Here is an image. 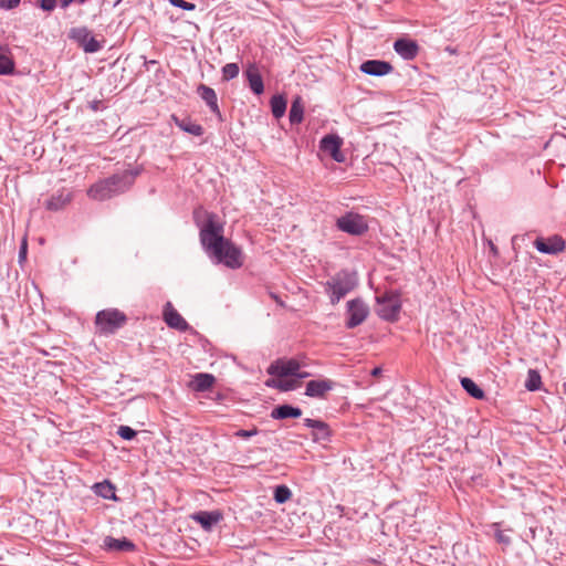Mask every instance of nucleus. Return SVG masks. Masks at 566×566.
<instances>
[{"mask_svg": "<svg viewBox=\"0 0 566 566\" xmlns=\"http://www.w3.org/2000/svg\"><path fill=\"white\" fill-rule=\"evenodd\" d=\"M195 220L200 228V241L206 252L209 255L219 252L221 244L227 239L223 238V226L218 221L217 216L196 211Z\"/></svg>", "mask_w": 566, "mask_h": 566, "instance_id": "f257e3e1", "label": "nucleus"}, {"mask_svg": "<svg viewBox=\"0 0 566 566\" xmlns=\"http://www.w3.org/2000/svg\"><path fill=\"white\" fill-rule=\"evenodd\" d=\"M137 175L138 171H125L120 175H114L107 179L101 180L90 187L87 196L93 200H107L127 190Z\"/></svg>", "mask_w": 566, "mask_h": 566, "instance_id": "f03ea898", "label": "nucleus"}, {"mask_svg": "<svg viewBox=\"0 0 566 566\" xmlns=\"http://www.w3.org/2000/svg\"><path fill=\"white\" fill-rule=\"evenodd\" d=\"M357 284L356 275L347 270H342L333 275L325 284V293L333 305L344 298Z\"/></svg>", "mask_w": 566, "mask_h": 566, "instance_id": "7ed1b4c3", "label": "nucleus"}, {"mask_svg": "<svg viewBox=\"0 0 566 566\" xmlns=\"http://www.w3.org/2000/svg\"><path fill=\"white\" fill-rule=\"evenodd\" d=\"M304 366L296 359H277L269 366L268 374L280 378L295 377L303 379L311 376L310 373L302 370Z\"/></svg>", "mask_w": 566, "mask_h": 566, "instance_id": "20e7f679", "label": "nucleus"}, {"mask_svg": "<svg viewBox=\"0 0 566 566\" xmlns=\"http://www.w3.org/2000/svg\"><path fill=\"white\" fill-rule=\"evenodd\" d=\"M126 322L124 313L116 308H108L99 311L96 314L95 324L101 334H113L120 328Z\"/></svg>", "mask_w": 566, "mask_h": 566, "instance_id": "39448f33", "label": "nucleus"}, {"mask_svg": "<svg viewBox=\"0 0 566 566\" xmlns=\"http://www.w3.org/2000/svg\"><path fill=\"white\" fill-rule=\"evenodd\" d=\"M401 308L400 297L395 292L377 296V314L386 321H396Z\"/></svg>", "mask_w": 566, "mask_h": 566, "instance_id": "423d86ee", "label": "nucleus"}, {"mask_svg": "<svg viewBox=\"0 0 566 566\" xmlns=\"http://www.w3.org/2000/svg\"><path fill=\"white\" fill-rule=\"evenodd\" d=\"M210 256L230 269H239L243 264L241 250L229 240L221 244L219 252H213Z\"/></svg>", "mask_w": 566, "mask_h": 566, "instance_id": "0eeeda50", "label": "nucleus"}, {"mask_svg": "<svg viewBox=\"0 0 566 566\" xmlns=\"http://www.w3.org/2000/svg\"><path fill=\"white\" fill-rule=\"evenodd\" d=\"M338 230L352 235H361L368 230L366 219L356 212H347L336 220Z\"/></svg>", "mask_w": 566, "mask_h": 566, "instance_id": "6e6552de", "label": "nucleus"}, {"mask_svg": "<svg viewBox=\"0 0 566 566\" xmlns=\"http://www.w3.org/2000/svg\"><path fill=\"white\" fill-rule=\"evenodd\" d=\"M70 35L73 40L77 41L86 53L98 52L103 46L85 27L74 28L71 30Z\"/></svg>", "mask_w": 566, "mask_h": 566, "instance_id": "1a4fd4ad", "label": "nucleus"}, {"mask_svg": "<svg viewBox=\"0 0 566 566\" xmlns=\"http://www.w3.org/2000/svg\"><path fill=\"white\" fill-rule=\"evenodd\" d=\"M348 319L346 326L354 328L360 325L368 315L367 305L360 300H352L347 303Z\"/></svg>", "mask_w": 566, "mask_h": 566, "instance_id": "9d476101", "label": "nucleus"}, {"mask_svg": "<svg viewBox=\"0 0 566 566\" xmlns=\"http://www.w3.org/2000/svg\"><path fill=\"white\" fill-rule=\"evenodd\" d=\"M534 247L541 253L545 254H557L565 250L566 243L559 235L549 237L547 240L537 238L534 241Z\"/></svg>", "mask_w": 566, "mask_h": 566, "instance_id": "9b49d317", "label": "nucleus"}, {"mask_svg": "<svg viewBox=\"0 0 566 566\" xmlns=\"http://www.w3.org/2000/svg\"><path fill=\"white\" fill-rule=\"evenodd\" d=\"M334 386L335 382L327 378L310 380L306 384L305 396L324 399L326 395L334 388Z\"/></svg>", "mask_w": 566, "mask_h": 566, "instance_id": "f8f14e48", "label": "nucleus"}, {"mask_svg": "<svg viewBox=\"0 0 566 566\" xmlns=\"http://www.w3.org/2000/svg\"><path fill=\"white\" fill-rule=\"evenodd\" d=\"M343 140L337 135H326L321 140V149L332 156L337 163L345 160L344 155L340 151Z\"/></svg>", "mask_w": 566, "mask_h": 566, "instance_id": "ddd939ff", "label": "nucleus"}, {"mask_svg": "<svg viewBox=\"0 0 566 566\" xmlns=\"http://www.w3.org/2000/svg\"><path fill=\"white\" fill-rule=\"evenodd\" d=\"M360 71L373 76H384L391 72L390 63L379 60H367L360 65Z\"/></svg>", "mask_w": 566, "mask_h": 566, "instance_id": "4468645a", "label": "nucleus"}, {"mask_svg": "<svg viewBox=\"0 0 566 566\" xmlns=\"http://www.w3.org/2000/svg\"><path fill=\"white\" fill-rule=\"evenodd\" d=\"M394 49L405 60H412L417 56L419 46L416 41L408 39H398L394 43Z\"/></svg>", "mask_w": 566, "mask_h": 566, "instance_id": "2eb2a0df", "label": "nucleus"}, {"mask_svg": "<svg viewBox=\"0 0 566 566\" xmlns=\"http://www.w3.org/2000/svg\"><path fill=\"white\" fill-rule=\"evenodd\" d=\"M192 520L201 525L205 531H211V528L218 524L222 514L218 511H200L195 513Z\"/></svg>", "mask_w": 566, "mask_h": 566, "instance_id": "dca6fc26", "label": "nucleus"}, {"mask_svg": "<svg viewBox=\"0 0 566 566\" xmlns=\"http://www.w3.org/2000/svg\"><path fill=\"white\" fill-rule=\"evenodd\" d=\"M164 318L166 324L178 331H186L188 328L187 322L184 317L172 307L171 303H167L164 308Z\"/></svg>", "mask_w": 566, "mask_h": 566, "instance_id": "f3484780", "label": "nucleus"}, {"mask_svg": "<svg viewBox=\"0 0 566 566\" xmlns=\"http://www.w3.org/2000/svg\"><path fill=\"white\" fill-rule=\"evenodd\" d=\"M304 424L314 430L313 440L315 442L327 441L329 439L331 431L328 424L324 421L307 418L304 420Z\"/></svg>", "mask_w": 566, "mask_h": 566, "instance_id": "a211bd4d", "label": "nucleus"}, {"mask_svg": "<svg viewBox=\"0 0 566 566\" xmlns=\"http://www.w3.org/2000/svg\"><path fill=\"white\" fill-rule=\"evenodd\" d=\"M245 76L249 82L250 90L256 94L261 95L264 92V84L261 76V73L255 64H250L245 70Z\"/></svg>", "mask_w": 566, "mask_h": 566, "instance_id": "6ab92c4d", "label": "nucleus"}, {"mask_svg": "<svg viewBox=\"0 0 566 566\" xmlns=\"http://www.w3.org/2000/svg\"><path fill=\"white\" fill-rule=\"evenodd\" d=\"M197 93L206 102L207 106L210 108L212 113H214L218 116L221 115L218 106V97L213 88L205 84H200L197 88Z\"/></svg>", "mask_w": 566, "mask_h": 566, "instance_id": "aec40b11", "label": "nucleus"}, {"mask_svg": "<svg viewBox=\"0 0 566 566\" xmlns=\"http://www.w3.org/2000/svg\"><path fill=\"white\" fill-rule=\"evenodd\" d=\"M71 200L72 193L65 190H61L46 200L45 208L51 211H59L66 207Z\"/></svg>", "mask_w": 566, "mask_h": 566, "instance_id": "412c9836", "label": "nucleus"}, {"mask_svg": "<svg viewBox=\"0 0 566 566\" xmlns=\"http://www.w3.org/2000/svg\"><path fill=\"white\" fill-rule=\"evenodd\" d=\"M302 416V410L298 407H293L291 405H280L272 409L271 418L273 419H287V418H298Z\"/></svg>", "mask_w": 566, "mask_h": 566, "instance_id": "4be33fe9", "label": "nucleus"}, {"mask_svg": "<svg viewBox=\"0 0 566 566\" xmlns=\"http://www.w3.org/2000/svg\"><path fill=\"white\" fill-rule=\"evenodd\" d=\"M104 547L108 551L130 552L134 551L135 545L127 538H114L107 536L104 539Z\"/></svg>", "mask_w": 566, "mask_h": 566, "instance_id": "5701e85b", "label": "nucleus"}, {"mask_svg": "<svg viewBox=\"0 0 566 566\" xmlns=\"http://www.w3.org/2000/svg\"><path fill=\"white\" fill-rule=\"evenodd\" d=\"M214 384V377L210 374L200 373L193 376L191 386L197 391L209 390Z\"/></svg>", "mask_w": 566, "mask_h": 566, "instance_id": "b1692460", "label": "nucleus"}, {"mask_svg": "<svg viewBox=\"0 0 566 566\" xmlns=\"http://www.w3.org/2000/svg\"><path fill=\"white\" fill-rule=\"evenodd\" d=\"M176 125L184 132L191 134L193 136H201L203 134V127L190 118L179 119L174 117Z\"/></svg>", "mask_w": 566, "mask_h": 566, "instance_id": "393cba45", "label": "nucleus"}, {"mask_svg": "<svg viewBox=\"0 0 566 566\" xmlns=\"http://www.w3.org/2000/svg\"><path fill=\"white\" fill-rule=\"evenodd\" d=\"M304 116V105L302 103V98L300 96H296L291 105L290 108V122L291 124H300L303 120Z\"/></svg>", "mask_w": 566, "mask_h": 566, "instance_id": "a878e982", "label": "nucleus"}, {"mask_svg": "<svg viewBox=\"0 0 566 566\" xmlns=\"http://www.w3.org/2000/svg\"><path fill=\"white\" fill-rule=\"evenodd\" d=\"M268 387L276 388L281 391L294 390L300 386L296 379H271L266 381Z\"/></svg>", "mask_w": 566, "mask_h": 566, "instance_id": "bb28decb", "label": "nucleus"}, {"mask_svg": "<svg viewBox=\"0 0 566 566\" xmlns=\"http://www.w3.org/2000/svg\"><path fill=\"white\" fill-rule=\"evenodd\" d=\"M461 386L473 398L482 399L484 397V391L471 378H461Z\"/></svg>", "mask_w": 566, "mask_h": 566, "instance_id": "cd10ccee", "label": "nucleus"}, {"mask_svg": "<svg viewBox=\"0 0 566 566\" xmlns=\"http://www.w3.org/2000/svg\"><path fill=\"white\" fill-rule=\"evenodd\" d=\"M95 493L104 499H116L115 488L107 481L94 485Z\"/></svg>", "mask_w": 566, "mask_h": 566, "instance_id": "c85d7f7f", "label": "nucleus"}, {"mask_svg": "<svg viewBox=\"0 0 566 566\" xmlns=\"http://www.w3.org/2000/svg\"><path fill=\"white\" fill-rule=\"evenodd\" d=\"M271 109L275 118H281L286 111V101L282 96H273L271 98Z\"/></svg>", "mask_w": 566, "mask_h": 566, "instance_id": "c756f323", "label": "nucleus"}, {"mask_svg": "<svg viewBox=\"0 0 566 566\" xmlns=\"http://www.w3.org/2000/svg\"><path fill=\"white\" fill-rule=\"evenodd\" d=\"M541 385H542V379H541L539 374L534 369H530L527 373L526 381H525L526 389L530 391H535L541 388Z\"/></svg>", "mask_w": 566, "mask_h": 566, "instance_id": "7c9ffc66", "label": "nucleus"}, {"mask_svg": "<svg viewBox=\"0 0 566 566\" xmlns=\"http://www.w3.org/2000/svg\"><path fill=\"white\" fill-rule=\"evenodd\" d=\"M14 66V61L9 55L0 53V75L12 74Z\"/></svg>", "mask_w": 566, "mask_h": 566, "instance_id": "2f4dec72", "label": "nucleus"}, {"mask_svg": "<svg viewBox=\"0 0 566 566\" xmlns=\"http://www.w3.org/2000/svg\"><path fill=\"white\" fill-rule=\"evenodd\" d=\"M292 496L291 490L286 485H277L274 489V500L279 504L287 502Z\"/></svg>", "mask_w": 566, "mask_h": 566, "instance_id": "473e14b6", "label": "nucleus"}, {"mask_svg": "<svg viewBox=\"0 0 566 566\" xmlns=\"http://www.w3.org/2000/svg\"><path fill=\"white\" fill-rule=\"evenodd\" d=\"M239 65L237 63H228L222 67V77L230 81L239 75Z\"/></svg>", "mask_w": 566, "mask_h": 566, "instance_id": "72a5a7b5", "label": "nucleus"}, {"mask_svg": "<svg viewBox=\"0 0 566 566\" xmlns=\"http://www.w3.org/2000/svg\"><path fill=\"white\" fill-rule=\"evenodd\" d=\"M117 433L124 440H132L137 434V432L128 426H120L117 430Z\"/></svg>", "mask_w": 566, "mask_h": 566, "instance_id": "f704fd0d", "label": "nucleus"}, {"mask_svg": "<svg viewBox=\"0 0 566 566\" xmlns=\"http://www.w3.org/2000/svg\"><path fill=\"white\" fill-rule=\"evenodd\" d=\"M169 2L174 6V7H178V8H181L184 10H188V11H192L196 9V4L192 3V2H187L185 0H169Z\"/></svg>", "mask_w": 566, "mask_h": 566, "instance_id": "c9c22d12", "label": "nucleus"}, {"mask_svg": "<svg viewBox=\"0 0 566 566\" xmlns=\"http://www.w3.org/2000/svg\"><path fill=\"white\" fill-rule=\"evenodd\" d=\"M495 538L496 541L500 543V544H503V545H510L511 544V538L509 535H506L504 533V531L502 530H499L496 528L495 530Z\"/></svg>", "mask_w": 566, "mask_h": 566, "instance_id": "e433bc0d", "label": "nucleus"}, {"mask_svg": "<svg viewBox=\"0 0 566 566\" xmlns=\"http://www.w3.org/2000/svg\"><path fill=\"white\" fill-rule=\"evenodd\" d=\"M21 0H0V9L12 10L20 4Z\"/></svg>", "mask_w": 566, "mask_h": 566, "instance_id": "4c0bfd02", "label": "nucleus"}, {"mask_svg": "<svg viewBox=\"0 0 566 566\" xmlns=\"http://www.w3.org/2000/svg\"><path fill=\"white\" fill-rule=\"evenodd\" d=\"M39 6L42 10L51 12L56 7V0H39Z\"/></svg>", "mask_w": 566, "mask_h": 566, "instance_id": "58836bf2", "label": "nucleus"}, {"mask_svg": "<svg viewBox=\"0 0 566 566\" xmlns=\"http://www.w3.org/2000/svg\"><path fill=\"white\" fill-rule=\"evenodd\" d=\"M27 253H28V241H27V238L24 237L22 239V242H21V245H20V250H19V262L20 263L25 261Z\"/></svg>", "mask_w": 566, "mask_h": 566, "instance_id": "ea45409f", "label": "nucleus"}, {"mask_svg": "<svg viewBox=\"0 0 566 566\" xmlns=\"http://www.w3.org/2000/svg\"><path fill=\"white\" fill-rule=\"evenodd\" d=\"M258 433V429L253 428L252 430H238L234 434L239 438L248 439Z\"/></svg>", "mask_w": 566, "mask_h": 566, "instance_id": "a19ab883", "label": "nucleus"}, {"mask_svg": "<svg viewBox=\"0 0 566 566\" xmlns=\"http://www.w3.org/2000/svg\"><path fill=\"white\" fill-rule=\"evenodd\" d=\"M75 0H60V6L62 9H66Z\"/></svg>", "mask_w": 566, "mask_h": 566, "instance_id": "79ce46f5", "label": "nucleus"}, {"mask_svg": "<svg viewBox=\"0 0 566 566\" xmlns=\"http://www.w3.org/2000/svg\"><path fill=\"white\" fill-rule=\"evenodd\" d=\"M380 373H381V369L379 367H376V368L373 369L371 375L373 376H378V375H380Z\"/></svg>", "mask_w": 566, "mask_h": 566, "instance_id": "37998d69", "label": "nucleus"}, {"mask_svg": "<svg viewBox=\"0 0 566 566\" xmlns=\"http://www.w3.org/2000/svg\"><path fill=\"white\" fill-rule=\"evenodd\" d=\"M80 3H84L86 0H77Z\"/></svg>", "mask_w": 566, "mask_h": 566, "instance_id": "c03bdc74", "label": "nucleus"}]
</instances>
